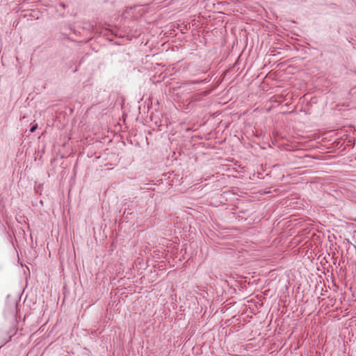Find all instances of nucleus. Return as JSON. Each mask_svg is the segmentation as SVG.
Returning <instances> with one entry per match:
<instances>
[{"mask_svg":"<svg viewBox=\"0 0 356 356\" xmlns=\"http://www.w3.org/2000/svg\"><path fill=\"white\" fill-rule=\"evenodd\" d=\"M37 127H38V124H34V125L31 128L30 131H31V132H34V131H35V130L37 129Z\"/></svg>","mask_w":356,"mask_h":356,"instance_id":"1","label":"nucleus"}]
</instances>
